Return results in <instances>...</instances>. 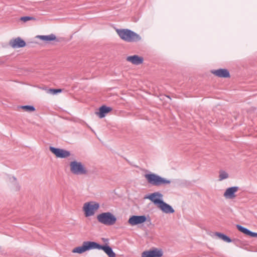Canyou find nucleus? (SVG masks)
I'll use <instances>...</instances> for the list:
<instances>
[{
  "label": "nucleus",
  "instance_id": "obj_1",
  "mask_svg": "<svg viewBox=\"0 0 257 257\" xmlns=\"http://www.w3.org/2000/svg\"><path fill=\"white\" fill-rule=\"evenodd\" d=\"M120 38L127 42H136L141 40V37L136 33L127 29H116Z\"/></svg>",
  "mask_w": 257,
  "mask_h": 257
},
{
  "label": "nucleus",
  "instance_id": "obj_2",
  "mask_svg": "<svg viewBox=\"0 0 257 257\" xmlns=\"http://www.w3.org/2000/svg\"><path fill=\"white\" fill-rule=\"evenodd\" d=\"M144 177L149 184L155 186L168 185L171 182V180L153 173L145 174Z\"/></svg>",
  "mask_w": 257,
  "mask_h": 257
},
{
  "label": "nucleus",
  "instance_id": "obj_3",
  "mask_svg": "<svg viewBox=\"0 0 257 257\" xmlns=\"http://www.w3.org/2000/svg\"><path fill=\"white\" fill-rule=\"evenodd\" d=\"M97 221L104 225L110 226L114 224L116 221V217L111 212H103L97 215Z\"/></svg>",
  "mask_w": 257,
  "mask_h": 257
},
{
  "label": "nucleus",
  "instance_id": "obj_4",
  "mask_svg": "<svg viewBox=\"0 0 257 257\" xmlns=\"http://www.w3.org/2000/svg\"><path fill=\"white\" fill-rule=\"evenodd\" d=\"M70 172L76 175H84L88 173V170L84 164L81 162L73 161L70 163Z\"/></svg>",
  "mask_w": 257,
  "mask_h": 257
},
{
  "label": "nucleus",
  "instance_id": "obj_5",
  "mask_svg": "<svg viewBox=\"0 0 257 257\" xmlns=\"http://www.w3.org/2000/svg\"><path fill=\"white\" fill-rule=\"evenodd\" d=\"M99 204L95 201H89L85 203L82 207L84 216L88 217L94 215L99 208Z\"/></svg>",
  "mask_w": 257,
  "mask_h": 257
},
{
  "label": "nucleus",
  "instance_id": "obj_6",
  "mask_svg": "<svg viewBox=\"0 0 257 257\" xmlns=\"http://www.w3.org/2000/svg\"><path fill=\"white\" fill-rule=\"evenodd\" d=\"M163 254V252L161 249L155 247L143 251L142 253V257H161Z\"/></svg>",
  "mask_w": 257,
  "mask_h": 257
},
{
  "label": "nucleus",
  "instance_id": "obj_7",
  "mask_svg": "<svg viewBox=\"0 0 257 257\" xmlns=\"http://www.w3.org/2000/svg\"><path fill=\"white\" fill-rule=\"evenodd\" d=\"M49 150L57 158H66L69 157L71 155L69 151L62 149L50 147Z\"/></svg>",
  "mask_w": 257,
  "mask_h": 257
},
{
  "label": "nucleus",
  "instance_id": "obj_8",
  "mask_svg": "<svg viewBox=\"0 0 257 257\" xmlns=\"http://www.w3.org/2000/svg\"><path fill=\"white\" fill-rule=\"evenodd\" d=\"M147 221V217L145 215H133L130 217L128 223L132 226H135L144 223Z\"/></svg>",
  "mask_w": 257,
  "mask_h": 257
},
{
  "label": "nucleus",
  "instance_id": "obj_9",
  "mask_svg": "<svg viewBox=\"0 0 257 257\" xmlns=\"http://www.w3.org/2000/svg\"><path fill=\"white\" fill-rule=\"evenodd\" d=\"M163 196L161 193L159 192H156L150 194L149 195L146 197L145 198L151 200L157 207L163 201Z\"/></svg>",
  "mask_w": 257,
  "mask_h": 257
},
{
  "label": "nucleus",
  "instance_id": "obj_10",
  "mask_svg": "<svg viewBox=\"0 0 257 257\" xmlns=\"http://www.w3.org/2000/svg\"><path fill=\"white\" fill-rule=\"evenodd\" d=\"M239 190L238 186H233L227 188L223 194V196L227 199H234L236 193Z\"/></svg>",
  "mask_w": 257,
  "mask_h": 257
},
{
  "label": "nucleus",
  "instance_id": "obj_11",
  "mask_svg": "<svg viewBox=\"0 0 257 257\" xmlns=\"http://www.w3.org/2000/svg\"><path fill=\"white\" fill-rule=\"evenodd\" d=\"M163 212L166 214L173 213L175 212L174 209L169 204L162 201L161 203L157 206Z\"/></svg>",
  "mask_w": 257,
  "mask_h": 257
},
{
  "label": "nucleus",
  "instance_id": "obj_12",
  "mask_svg": "<svg viewBox=\"0 0 257 257\" xmlns=\"http://www.w3.org/2000/svg\"><path fill=\"white\" fill-rule=\"evenodd\" d=\"M212 73L219 77L227 78L230 76L229 71L226 69H219L213 70Z\"/></svg>",
  "mask_w": 257,
  "mask_h": 257
},
{
  "label": "nucleus",
  "instance_id": "obj_13",
  "mask_svg": "<svg viewBox=\"0 0 257 257\" xmlns=\"http://www.w3.org/2000/svg\"><path fill=\"white\" fill-rule=\"evenodd\" d=\"M111 110L112 108L103 105L99 108V111L96 112V114L101 118L104 117L107 113H109Z\"/></svg>",
  "mask_w": 257,
  "mask_h": 257
},
{
  "label": "nucleus",
  "instance_id": "obj_14",
  "mask_svg": "<svg viewBox=\"0 0 257 257\" xmlns=\"http://www.w3.org/2000/svg\"><path fill=\"white\" fill-rule=\"evenodd\" d=\"M126 60L133 64L138 65L143 63V58L138 55H134L127 57Z\"/></svg>",
  "mask_w": 257,
  "mask_h": 257
},
{
  "label": "nucleus",
  "instance_id": "obj_15",
  "mask_svg": "<svg viewBox=\"0 0 257 257\" xmlns=\"http://www.w3.org/2000/svg\"><path fill=\"white\" fill-rule=\"evenodd\" d=\"M87 250L98 249H100L101 245L94 241H84L83 242Z\"/></svg>",
  "mask_w": 257,
  "mask_h": 257
},
{
  "label": "nucleus",
  "instance_id": "obj_16",
  "mask_svg": "<svg viewBox=\"0 0 257 257\" xmlns=\"http://www.w3.org/2000/svg\"><path fill=\"white\" fill-rule=\"evenodd\" d=\"M236 227L239 231L242 232L245 235H248L252 237H257V233L250 231L248 229L239 225H237Z\"/></svg>",
  "mask_w": 257,
  "mask_h": 257
},
{
  "label": "nucleus",
  "instance_id": "obj_17",
  "mask_svg": "<svg viewBox=\"0 0 257 257\" xmlns=\"http://www.w3.org/2000/svg\"><path fill=\"white\" fill-rule=\"evenodd\" d=\"M100 249L103 250L109 257H115L116 254L112 248L108 245H101Z\"/></svg>",
  "mask_w": 257,
  "mask_h": 257
},
{
  "label": "nucleus",
  "instance_id": "obj_18",
  "mask_svg": "<svg viewBox=\"0 0 257 257\" xmlns=\"http://www.w3.org/2000/svg\"><path fill=\"white\" fill-rule=\"evenodd\" d=\"M36 37L46 42L54 41L56 39L55 35L54 34H51L50 35H38Z\"/></svg>",
  "mask_w": 257,
  "mask_h": 257
},
{
  "label": "nucleus",
  "instance_id": "obj_19",
  "mask_svg": "<svg viewBox=\"0 0 257 257\" xmlns=\"http://www.w3.org/2000/svg\"><path fill=\"white\" fill-rule=\"evenodd\" d=\"M86 251H87V250L86 249L85 245L84 242H83L82 246H78L73 248L72 252L81 254L84 253Z\"/></svg>",
  "mask_w": 257,
  "mask_h": 257
},
{
  "label": "nucleus",
  "instance_id": "obj_20",
  "mask_svg": "<svg viewBox=\"0 0 257 257\" xmlns=\"http://www.w3.org/2000/svg\"><path fill=\"white\" fill-rule=\"evenodd\" d=\"M18 108L29 112H33L35 110V107L31 105H22L19 106Z\"/></svg>",
  "mask_w": 257,
  "mask_h": 257
},
{
  "label": "nucleus",
  "instance_id": "obj_21",
  "mask_svg": "<svg viewBox=\"0 0 257 257\" xmlns=\"http://www.w3.org/2000/svg\"><path fill=\"white\" fill-rule=\"evenodd\" d=\"M216 235L218 236L220 239L223 240V241L226 242H231V239L228 237L227 236L219 233V232H216L215 233Z\"/></svg>",
  "mask_w": 257,
  "mask_h": 257
},
{
  "label": "nucleus",
  "instance_id": "obj_22",
  "mask_svg": "<svg viewBox=\"0 0 257 257\" xmlns=\"http://www.w3.org/2000/svg\"><path fill=\"white\" fill-rule=\"evenodd\" d=\"M219 173V181H220L226 179L229 177L228 173L224 171L221 170Z\"/></svg>",
  "mask_w": 257,
  "mask_h": 257
},
{
  "label": "nucleus",
  "instance_id": "obj_23",
  "mask_svg": "<svg viewBox=\"0 0 257 257\" xmlns=\"http://www.w3.org/2000/svg\"><path fill=\"white\" fill-rule=\"evenodd\" d=\"M17 47H24L26 46V43L21 38L17 37Z\"/></svg>",
  "mask_w": 257,
  "mask_h": 257
},
{
  "label": "nucleus",
  "instance_id": "obj_24",
  "mask_svg": "<svg viewBox=\"0 0 257 257\" xmlns=\"http://www.w3.org/2000/svg\"><path fill=\"white\" fill-rule=\"evenodd\" d=\"M61 92H62V90L60 89H49L47 91L48 93L52 94L53 95H55L57 93H60Z\"/></svg>",
  "mask_w": 257,
  "mask_h": 257
},
{
  "label": "nucleus",
  "instance_id": "obj_25",
  "mask_svg": "<svg viewBox=\"0 0 257 257\" xmlns=\"http://www.w3.org/2000/svg\"><path fill=\"white\" fill-rule=\"evenodd\" d=\"M34 20H35V19L34 17H29V16L23 17L20 19V21H21L23 22H24V23H25L28 21Z\"/></svg>",
  "mask_w": 257,
  "mask_h": 257
},
{
  "label": "nucleus",
  "instance_id": "obj_26",
  "mask_svg": "<svg viewBox=\"0 0 257 257\" xmlns=\"http://www.w3.org/2000/svg\"><path fill=\"white\" fill-rule=\"evenodd\" d=\"M8 181L11 183H14L16 181V178L14 176H11V175L8 176Z\"/></svg>",
  "mask_w": 257,
  "mask_h": 257
},
{
  "label": "nucleus",
  "instance_id": "obj_27",
  "mask_svg": "<svg viewBox=\"0 0 257 257\" xmlns=\"http://www.w3.org/2000/svg\"><path fill=\"white\" fill-rule=\"evenodd\" d=\"M10 45L13 48H15L16 47V38L13 39L10 42Z\"/></svg>",
  "mask_w": 257,
  "mask_h": 257
},
{
  "label": "nucleus",
  "instance_id": "obj_28",
  "mask_svg": "<svg viewBox=\"0 0 257 257\" xmlns=\"http://www.w3.org/2000/svg\"><path fill=\"white\" fill-rule=\"evenodd\" d=\"M102 239L104 241H107V239H105V238H102Z\"/></svg>",
  "mask_w": 257,
  "mask_h": 257
}]
</instances>
